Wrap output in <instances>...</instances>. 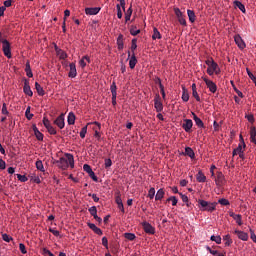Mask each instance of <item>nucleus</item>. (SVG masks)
Instances as JSON below:
<instances>
[{"label":"nucleus","instance_id":"obj_41","mask_svg":"<svg viewBox=\"0 0 256 256\" xmlns=\"http://www.w3.org/2000/svg\"><path fill=\"white\" fill-rule=\"evenodd\" d=\"M87 132H88V126L82 127L80 131V138L85 139Z\"/></svg>","mask_w":256,"mask_h":256},{"label":"nucleus","instance_id":"obj_15","mask_svg":"<svg viewBox=\"0 0 256 256\" xmlns=\"http://www.w3.org/2000/svg\"><path fill=\"white\" fill-rule=\"evenodd\" d=\"M115 202L118 205V209L122 212L125 213V208L123 204V200L121 199V194L118 192V194L115 197Z\"/></svg>","mask_w":256,"mask_h":256},{"label":"nucleus","instance_id":"obj_11","mask_svg":"<svg viewBox=\"0 0 256 256\" xmlns=\"http://www.w3.org/2000/svg\"><path fill=\"white\" fill-rule=\"evenodd\" d=\"M154 107L156 108L157 112L163 111V103L159 94L155 95Z\"/></svg>","mask_w":256,"mask_h":256},{"label":"nucleus","instance_id":"obj_38","mask_svg":"<svg viewBox=\"0 0 256 256\" xmlns=\"http://www.w3.org/2000/svg\"><path fill=\"white\" fill-rule=\"evenodd\" d=\"M34 114L31 113V106L26 108L25 117L29 120L33 119Z\"/></svg>","mask_w":256,"mask_h":256},{"label":"nucleus","instance_id":"obj_4","mask_svg":"<svg viewBox=\"0 0 256 256\" xmlns=\"http://www.w3.org/2000/svg\"><path fill=\"white\" fill-rule=\"evenodd\" d=\"M2 44H3L2 51L4 52V55H6L8 59H11L12 57L11 43L7 39H3Z\"/></svg>","mask_w":256,"mask_h":256},{"label":"nucleus","instance_id":"obj_59","mask_svg":"<svg viewBox=\"0 0 256 256\" xmlns=\"http://www.w3.org/2000/svg\"><path fill=\"white\" fill-rule=\"evenodd\" d=\"M246 71L248 73V77L252 80V82L254 83V79H255V76L254 74L252 73L251 70H249V68H246Z\"/></svg>","mask_w":256,"mask_h":256},{"label":"nucleus","instance_id":"obj_42","mask_svg":"<svg viewBox=\"0 0 256 256\" xmlns=\"http://www.w3.org/2000/svg\"><path fill=\"white\" fill-rule=\"evenodd\" d=\"M132 7H129L128 8V10H127V12H126V14H125V21L126 22H128V20H130L131 19V17H132Z\"/></svg>","mask_w":256,"mask_h":256},{"label":"nucleus","instance_id":"obj_47","mask_svg":"<svg viewBox=\"0 0 256 256\" xmlns=\"http://www.w3.org/2000/svg\"><path fill=\"white\" fill-rule=\"evenodd\" d=\"M116 9H117V17H118V19H122L123 13H122V11H121V6H120V4H117V5H116Z\"/></svg>","mask_w":256,"mask_h":256},{"label":"nucleus","instance_id":"obj_40","mask_svg":"<svg viewBox=\"0 0 256 256\" xmlns=\"http://www.w3.org/2000/svg\"><path fill=\"white\" fill-rule=\"evenodd\" d=\"M224 241H225V245L227 246H230L231 244H233V239H231V236L229 234L224 236Z\"/></svg>","mask_w":256,"mask_h":256},{"label":"nucleus","instance_id":"obj_6","mask_svg":"<svg viewBox=\"0 0 256 256\" xmlns=\"http://www.w3.org/2000/svg\"><path fill=\"white\" fill-rule=\"evenodd\" d=\"M216 185L221 188L222 186L226 185V178L223 172H217L216 178Z\"/></svg>","mask_w":256,"mask_h":256},{"label":"nucleus","instance_id":"obj_23","mask_svg":"<svg viewBox=\"0 0 256 256\" xmlns=\"http://www.w3.org/2000/svg\"><path fill=\"white\" fill-rule=\"evenodd\" d=\"M182 100L183 102H189L190 95L185 86H182Z\"/></svg>","mask_w":256,"mask_h":256},{"label":"nucleus","instance_id":"obj_30","mask_svg":"<svg viewBox=\"0 0 256 256\" xmlns=\"http://www.w3.org/2000/svg\"><path fill=\"white\" fill-rule=\"evenodd\" d=\"M117 46H118V49L121 51L123 50V47H124V40H123V35H119L117 37Z\"/></svg>","mask_w":256,"mask_h":256},{"label":"nucleus","instance_id":"obj_28","mask_svg":"<svg viewBox=\"0 0 256 256\" xmlns=\"http://www.w3.org/2000/svg\"><path fill=\"white\" fill-rule=\"evenodd\" d=\"M250 140L252 143H255V145H256V127H251Z\"/></svg>","mask_w":256,"mask_h":256},{"label":"nucleus","instance_id":"obj_36","mask_svg":"<svg viewBox=\"0 0 256 256\" xmlns=\"http://www.w3.org/2000/svg\"><path fill=\"white\" fill-rule=\"evenodd\" d=\"M110 91L112 92V95L115 97L117 95V84L115 81L112 82L110 85Z\"/></svg>","mask_w":256,"mask_h":256},{"label":"nucleus","instance_id":"obj_33","mask_svg":"<svg viewBox=\"0 0 256 256\" xmlns=\"http://www.w3.org/2000/svg\"><path fill=\"white\" fill-rule=\"evenodd\" d=\"M124 236L128 241H135L136 239V236L133 232H125Z\"/></svg>","mask_w":256,"mask_h":256},{"label":"nucleus","instance_id":"obj_52","mask_svg":"<svg viewBox=\"0 0 256 256\" xmlns=\"http://www.w3.org/2000/svg\"><path fill=\"white\" fill-rule=\"evenodd\" d=\"M83 170H84V172H86L90 176V174H91V165L84 164L83 165Z\"/></svg>","mask_w":256,"mask_h":256},{"label":"nucleus","instance_id":"obj_19","mask_svg":"<svg viewBox=\"0 0 256 256\" xmlns=\"http://www.w3.org/2000/svg\"><path fill=\"white\" fill-rule=\"evenodd\" d=\"M68 76H69L70 78H76V76H77V70H76V65H75V63H70V71H69Z\"/></svg>","mask_w":256,"mask_h":256},{"label":"nucleus","instance_id":"obj_7","mask_svg":"<svg viewBox=\"0 0 256 256\" xmlns=\"http://www.w3.org/2000/svg\"><path fill=\"white\" fill-rule=\"evenodd\" d=\"M23 81H24V86H23L24 94L28 95L29 97H33V90H31L29 79L23 78Z\"/></svg>","mask_w":256,"mask_h":256},{"label":"nucleus","instance_id":"obj_35","mask_svg":"<svg viewBox=\"0 0 256 256\" xmlns=\"http://www.w3.org/2000/svg\"><path fill=\"white\" fill-rule=\"evenodd\" d=\"M162 35L160 33V31L158 30V28L154 27V33L152 35V39H161Z\"/></svg>","mask_w":256,"mask_h":256},{"label":"nucleus","instance_id":"obj_18","mask_svg":"<svg viewBox=\"0 0 256 256\" xmlns=\"http://www.w3.org/2000/svg\"><path fill=\"white\" fill-rule=\"evenodd\" d=\"M229 215H230V217H232L236 221L237 225H239V226L243 225L242 215L236 214L234 212H230Z\"/></svg>","mask_w":256,"mask_h":256},{"label":"nucleus","instance_id":"obj_16","mask_svg":"<svg viewBox=\"0 0 256 256\" xmlns=\"http://www.w3.org/2000/svg\"><path fill=\"white\" fill-rule=\"evenodd\" d=\"M234 234H236L241 241H248L249 239V234H247V232L235 229Z\"/></svg>","mask_w":256,"mask_h":256},{"label":"nucleus","instance_id":"obj_25","mask_svg":"<svg viewBox=\"0 0 256 256\" xmlns=\"http://www.w3.org/2000/svg\"><path fill=\"white\" fill-rule=\"evenodd\" d=\"M196 180L199 181V183H204L207 180V177H205L202 170H199V172L197 173Z\"/></svg>","mask_w":256,"mask_h":256},{"label":"nucleus","instance_id":"obj_51","mask_svg":"<svg viewBox=\"0 0 256 256\" xmlns=\"http://www.w3.org/2000/svg\"><path fill=\"white\" fill-rule=\"evenodd\" d=\"M35 136H36V139H38L39 141H42L44 139V135L42 134V132H40L38 128Z\"/></svg>","mask_w":256,"mask_h":256},{"label":"nucleus","instance_id":"obj_8","mask_svg":"<svg viewBox=\"0 0 256 256\" xmlns=\"http://www.w3.org/2000/svg\"><path fill=\"white\" fill-rule=\"evenodd\" d=\"M43 124H44L45 128L47 129V131L49 132V134H51V135L57 134V130L55 129V127L52 126V124L48 118H43Z\"/></svg>","mask_w":256,"mask_h":256},{"label":"nucleus","instance_id":"obj_29","mask_svg":"<svg viewBox=\"0 0 256 256\" xmlns=\"http://www.w3.org/2000/svg\"><path fill=\"white\" fill-rule=\"evenodd\" d=\"M35 88H36V91L38 92V95L40 96L45 95V90L43 89L41 84H39V82H35Z\"/></svg>","mask_w":256,"mask_h":256},{"label":"nucleus","instance_id":"obj_39","mask_svg":"<svg viewBox=\"0 0 256 256\" xmlns=\"http://www.w3.org/2000/svg\"><path fill=\"white\" fill-rule=\"evenodd\" d=\"M136 49H137V38H133L132 39V44H131L132 54H135Z\"/></svg>","mask_w":256,"mask_h":256},{"label":"nucleus","instance_id":"obj_64","mask_svg":"<svg viewBox=\"0 0 256 256\" xmlns=\"http://www.w3.org/2000/svg\"><path fill=\"white\" fill-rule=\"evenodd\" d=\"M250 233H251V239L253 242H256V234L255 232L253 231V229H250Z\"/></svg>","mask_w":256,"mask_h":256},{"label":"nucleus","instance_id":"obj_58","mask_svg":"<svg viewBox=\"0 0 256 256\" xmlns=\"http://www.w3.org/2000/svg\"><path fill=\"white\" fill-rule=\"evenodd\" d=\"M94 233H95V234H98V236H102L103 231H102V229L98 228L97 225H95Z\"/></svg>","mask_w":256,"mask_h":256},{"label":"nucleus","instance_id":"obj_3","mask_svg":"<svg viewBox=\"0 0 256 256\" xmlns=\"http://www.w3.org/2000/svg\"><path fill=\"white\" fill-rule=\"evenodd\" d=\"M206 65L208 66L207 68V74L212 76L216 72L217 68V62H215L214 58H208L206 60Z\"/></svg>","mask_w":256,"mask_h":256},{"label":"nucleus","instance_id":"obj_31","mask_svg":"<svg viewBox=\"0 0 256 256\" xmlns=\"http://www.w3.org/2000/svg\"><path fill=\"white\" fill-rule=\"evenodd\" d=\"M187 14H188V17H189V20L191 23H194L195 20H196V14L194 11H192L191 9H188L187 10Z\"/></svg>","mask_w":256,"mask_h":256},{"label":"nucleus","instance_id":"obj_26","mask_svg":"<svg viewBox=\"0 0 256 256\" xmlns=\"http://www.w3.org/2000/svg\"><path fill=\"white\" fill-rule=\"evenodd\" d=\"M165 196V191L163 188L158 189L157 194L155 196V201H162Z\"/></svg>","mask_w":256,"mask_h":256},{"label":"nucleus","instance_id":"obj_55","mask_svg":"<svg viewBox=\"0 0 256 256\" xmlns=\"http://www.w3.org/2000/svg\"><path fill=\"white\" fill-rule=\"evenodd\" d=\"M102 245L105 247V249H109L108 239L106 236L102 237Z\"/></svg>","mask_w":256,"mask_h":256},{"label":"nucleus","instance_id":"obj_24","mask_svg":"<svg viewBox=\"0 0 256 256\" xmlns=\"http://www.w3.org/2000/svg\"><path fill=\"white\" fill-rule=\"evenodd\" d=\"M185 156H189V158L194 159L195 158V153L194 149H192L190 146H187L185 148Z\"/></svg>","mask_w":256,"mask_h":256},{"label":"nucleus","instance_id":"obj_37","mask_svg":"<svg viewBox=\"0 0 256 256\" xmlns=\"http://www.w3.org/2000/svg\"><path fill=\"white\" fill-rule=\"evenodd\" d=\"M230 83L232 84L233 89H234V91L236 92V94H237L239 97H241V99H243V98H244L243 92H241V90L237 89V87H236L235 84H234V81H230Z\"/></svg>","mask_w":256,"mask_h":256},{"label":"nucleus","instance_id":"obj_54","mask_svg":"<svg viewBox=\"0 0 256 256\" xmlns=\"http://www.w3.org/2000/svg\"><path fill=\"white\" fill-rule=\"evenodd\" d=\"M17 178L19 181H22V182H26L28 180L26 175H21V173H17Z\"/></svg>","mask_w":256,"mask_h":256},{"label":"nucleus","instance_id":"obj_32","mask_svg":"<svg viewBox=\"0 0 256 256\" xmlns=\"http://www.w3.org/2000/svg\"><path fill=\"white\" fill-rule=\"evenodd\" d=\"M75 121H76L75 113L70 112L68 114V124L73 125V124H75Z\"/></svg>","mask_w":256,"mask_h":256},{"label":"nucleus","instance_id":"obj_10","mask_svg":"<svg viewBox=\"0 0 256 256\" xmlns=\"http://www.w3.org/2000/svg\"><path fill=\"white\" fill-rule=\"evenodd\" d=\"M194 126V122L192 119H184L182 128L184 129L185 132L190 133L192 132V127Z\"/></svg>","mask_w":256,"mask_h":256},{"label":"nucleus","instance_id":"obj_20","mask_svg":"<svg viewBox=\"0 0 256 256\" xmlns=\"http://www.w3.org/2000/svg\"><path fill=\"white\" fill-rule=\"evenodd\" d=\"M93 124H95L98 127V129H94V137L97 140H100L101 139V134H100L99 131L101 130V124H100V122H97V121L93 122Z\"/></svg>","mask_w":256,"mask_h":256},{"label":"nucleus","instance_id":"obj_57","mask_svg":"<svg viewBox=\"0 0 256 256\" xmlns=\"http://www.w3.org/2000/svg\"><path fill=\"white\" fill-rule=\"evenodd\" d=\"M90 178H92L93 181H98V177L95 172H93L92 168L90 169Z\"/></svg>","mask_w":256,"mask_h":256},{"label":"nucleus","instance_id":"obj_45","mask_svg":"<svg viewBox=\"0 0 256 256\" xmlns=\"http://www.w3.org/2000/svg\"><path fill=\"white\" fill-rule=\"evenodd\" d=\"M130 33H131L132 36H137V35H139L140 30L137 27H132L130 29Z\"/></svg>","mask_w":256,"mask_h":256},{"label":"nucleus","instance_id":"obj_1","mask_svg":"<svg viewBox=\"0 0 256 256\" xmlns=\"http://www.w3.org/2000/svg\"><path fill=\"white\" fill-rule=\"evenodd\" d=\"M65 156L66 157H60L59 160L56 161L57 166L62 170H66L70 165L71 169H74L75 159L73 154L66 153Z\"/></svg>","mask_w":256,"mask_h":256},{"label":"nucleus","instance_id":"obj_62","mask_svg":"<svg viewBox=\"0 0 256 256\" xmlns=\"http://www.w3.org/2000/svg\"><path fill=\"white\" fill-rule=\"evenodd\" d=\"M19 249L21 250V252H22L24 255L27 253L26 245H24V244H19Z\"/></svg>","mask_w":256,"mask_h":256},{"label":"nucleus","instance_id":"obj_34","mask_svg":"<svg viewBox=\"0 0 256 256\" xmlns=\"http://www.w3.org/2000/svg\"><path fill=\"white\" fill-rule=\"evenodd\" d=\"M158 86L160 87V92L162 94V98L166 99L165 88H164V86L162 84V80L161 79H158Z\"/></svg>","mask_w":256,"mask_h":256},{"label":"nucleus","instance_id":"obj_50","mask_svg":"<svg viewBox=\"0 0 256 256\" xmlns=\"http://www.w3.org/2000/svg\"><path fill=\"white\" fill-rule=\"evenodd\" d=\"M167 201H168V202L172 201V205H177V203H178V199H177L176 196H170V197H168Z\"/></svg>","mask_w":256,"mask_h":256},{"label":"nucleus","instance_id":"obj_63","mask_svg":"<svg viewBox=\"0 0 256 256\" xmlns=\"http://www.w3.org/2000/svg\"><path fill=\"white\" fill-rule=\"evenodd\" d=\"M6 169V162L3 161V159H0V170H5Z\"/></svg>","mask_w":256,"mask_h":256},{"label":"nucleus","instance_id":"obj_60","mask_svg":"<svg viewBox=\"0 0 256 256\" xmlns=\"http://www.w3.org/2000/svg\"><path fill=\"white\" fill-rule=\"evenodd\" d=\"M113 162L111 159H105V168L109 169L112 166Z\"/></svg>","mask_w":256,"mask_h":256},{"label":"nucleus","instance_id":"obj_5","mask_svg":"<svg viewBox=\"0 0 256 256\" xmlns=\"http://www.w3.org/2000/svg\"><path fill=\"white\" fill-rule=\"evenodd\" d=\"M174 12H175V16L177 17L178 19V22L181 24V25H184L186 26L187 25V21L184 17V14L183 12L181 11V9H179V7H175L174 8Z\"/></svg>","mask_w":256,"mask_h":256},{"label":"nucleus","instance_id":"obj_27","mask_svg":"<svg viewBox=\"0 0 256 256\" xmlns=\"http://www.w3.org/2000/svg\"><path fill=\"white\" fill-rule=\"evenodd\" d=\"M234 6L236 8H239L241 12H243L244 14H246V7L244 6L243 3H241V1L235 0L234 1Z\"/></svg>","mask_w":256,"mask_h":256},{"label":"nucleus","instance_id":"obj_21","mask_svg":"<svg viewBox=\"0 0 256 256\" xmlns=\"http://www.w3.org/2000/svg\"><path fill=\"white\" fill-rule=\"evenodd\" d=\"M193 116V120L195 121V124L197 127L203 128L204 126V122L202 121L201 118H198L197 114L192 113Z\"/></svg>","mask_w":256,"mask_h":256},{"label":"nucleus","instance_id":"obj_17","mask_svg":"<svg viewBox=\"0 0 256 256\" xmlns=\"http://www.w3.org/2000/svg\"><path fill=\"white\" fill-rule=\"evenodd\" d=\"M234 41L240 49H244L246 47V44L240 35L234 36Z\"/></svg>","mask_w":256,"mask_h":256},{"label":"nucleus","instance_id":"obj_2","mask_svg":"<svg viewBox=\"0 0 256 256\" xmlns=\"http://www.w3.org/2000/svg\"><path fill=\"white\" fill-rule=\"evenodd\" d=\"M198 204L200 205V210L206 212H214L217 206V202H209L208 200L203 199H199Z\"/></svg>","mask_w":256,"mask_h":256},{"label":"nucleus","instance_id":"obj_61","mask_svg":"<svg viewBox=\"0 0 256 256\" xmlns=\"http://www.w3.org/2000/svg\"><path fill=\"white\" fill-rule=\"evenodd\" d=\"M218 203L221 205H229L230 204L228 199H219Z\"/></svg>","mask_w":256,"mask_h":256},{"label":"nucleus","instance_id":"obj_48","mask_svg":"<svg viewBox=\"0 0 256 256\" xmlns=\"http://www.w3.org/2000/svg\"><path fill=\"white\" fill-rule=\"evenodd\" d=\"M2 239L5 242H11L13 241V237L9 236V234H2Z\"/></svg>","mask_w":256,"mask_h":256},{"label":"nucleus","instance_id":"obj_53","mask_svg":"<svg viewBox=\"0 0 256 256\" xmlns=\"http://www.w3.org/2000/svg\"><path fill=\"white\" fill-rule=\"evenodd\" d=\"M155 193H156L155 188H150L149 191H148V197L150 199H153L154 196H155Z\"/></svg>","mask_w":256,"mask_h":256},{"label":"nucleus","instance_id":"obj_9","mask_svg":"<svg viewBox=\"0 0 256 256\" xmlns=\"http://www.w3.org/2000/svg\"><path fill=\"white\" fill-rule=\"evenodd\" d=\"M203 80L204 83H206V86L209 88V91L212 92V94H215L217 92V84L206 77H204Z\"/></svg>","mask_w":256,"mask_h":256},{"label":"nucleus","instance_id":"obj_56","mask_svg":"<svg viewBox=\"0 0 256 256\" xmlns=\"http://www.w3.org/2000/svg\"><path fill=\"white\" fill-rule=\"evenodd\" d=\"M2 115H9V111L7 110L6 103H3V105H2Z\"/></svg>","mask_w":256,"mask_h":256},{"label":"nucleus","instance_id":"obj_13","mask_svg":"<svg viewBox=\"0 0 256 256\" xmlns=\"http://www.w3.org/2000/svg\"><path fill=\"white\" fill-rule=\"evenodd\" d=\"M54 124L59 127V129H64L65 127V114H60L57 119H55Z\"/></svg>","mask_w":256,"mask_h":256},{"label":"nucleus","instance_id":"obj_12","mask_svg":"<svg viewBox=\"0 0 256 256\" xmlns=\"http://www.w3.org/2000/svg\"><path fill=\"white\" fill-rule=\"evenodd\" d=\"M144 232L147 234H155V228L154 226H152V224H150L148 221H144L142 223Z\"/></svg>","mask_w":256,"mask_h":256},{"label":"nucleus","instance_id":"obj_49","mask_svg":"<svg viewBox=\"0 0 256 256\" xmlns=\"http://www.w3.org/2000/svg\"><path fill=\"white\" fill-rule=\"evenodd\" d=\"M192 95H193L194 99H196L197 102H201V97L197 92V88L192 92Z\"/></svg>","mask_w":256,"mask_h":256},{"label":"nucleus","instance_id":"obj_14","mask_svg":"<svg viewBox=\"0 0 256 256\" xmlns=\"http://www.w3.org/2000/svg\"><path fill=\"white\" fill-rule=\"evenodd\" d=\"M101 11V7H86L85 13L88 16H96Z\"/></svg>","mask_w":256,"mask_h":256},{"label":"nucleus","instance_id":"obj_46","mask_svg":"<svg viewBox=\"0 0 256 256\" xmlns=\"http://www.w3.org/2000/svg\"><path fill=\"white\" fill-rule=\"evenodd\" d=\"M89 212H90L91 216L95 218V215L98 212L97 207L95 205H93V207L89 208Z\"/></svg>","mask_w":256,"mask_h":256},{"label":"nucleus","instance_id":"obj_43","mask_svg":"<svg viewBox=\"0 0 256 256\" xmlns=\"http://www.w3.org/2000/svg\"><path fill=\"white\" fill-rule=\"evenodd\" d=\"M36 167H37V169L40 170L41 172H45V167H44L42 161H40V160H39V161H36Z\"/></svg>","mask_w":256,"mask_h":256},{"label":"nucleus","instance_id":"obj_44","mask_svg":"<svg viewBox=\"0 0 256 256\" xmlns=\"http://www.w3.org/2000/svg\"><path fill=\"white\" fill-rule=\"evenodd\" d=\"M210 240L216 242V244H221L222 242L221 236H211Z\"/></svg>","mask_w":256,"mask_h":256},{"label":"nucleus","instance_id":"obj_22","mask_svg":"<svg viewBox=\"0 0 256 256\" xmlns=\"http://www.w3.org/2000/svg\"><path fill=\"white\" fill-rule=\"evenodd\" d=\"M138 63L136 54H132L129 60V67L133 70Z\"/></svg>","mask_w":256,"mask_h":256}]
</instances>
